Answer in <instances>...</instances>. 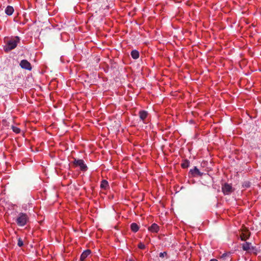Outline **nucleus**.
<instances>
[{
    "label": "nucleus",
    "mask_w": 261,
    "mask_h": 261,
    "mask_svg": "<svg viewBox=\"0 0 261 261\" xmlns=\"http://www.w3.org/2000/svg\"><path fill=\"white\" fill-rule=\"evenodd\" d=\"M91 251L89 249L85 250L81 254L80 257V261H84L87 256L90 254Z\"/></svg>",
    "instance_id": "nucleus-10"
},
{
    "label": "nucleus",
    "mask_w": 261,
    "mask_h": 261,
    "mask_svg": "<svg viewBox=\"0 0 261 261\" xmlns=\"http://www.w3.org/2000/svg\"><path fill=\"white\" fill-rule=\"evenodd\" d=\"M167 255V253L166 251H164L163 252H161L159 254V256L160 257H164L165 256H166Z\"/></svg>",
    "instance_id": "nucleus-22"
},
{
    "label": "nucleus",
    "mask_w": 261,
    "mask_h": 261,
    "mask_svg": "<svg viewBox=\"0 0 261 261\" xmlns=\"http://www.w3.org/2000/svg\"><path fill=\"white\" fill-rule=\"evenodd\" d=\"M243 250L247 251V252H249L252 245L251 243L249 242H245L242 244Z\"/></svg>",
    "instance_id": "nucleus-9"
},
{
    "label": "nucleus",
    "mask_w": 261,
    "mask_h": 261,
    "mask_svg": "<svg viewBox=\"0 0 261 261\" xmlns=\"http://www.w3.org/2000/svg\"><path fill=\"white\" fill-rule=\"evenodd\" d=\"M222 190L224 195H229L233 191L231 186L227 183L222 185Z\"/></svg>",
    "instance_id": "nucleus-4"
},
{
    "label": "nucleus",
    "mask_w": 261,
    "mask_h": 261,
    "mask_svg": "<svg viewBox=\"0 0 261 261\" xmlns=\"http://www.w3.org/2000/svg\"><path fill=\"white\" fill-rule=\"evenodd\" d=\"M11 129L14 133L16 134H19L20 132V129L18 127H16L15 126L12 125Z\"/></svg>",
    "instance_id": "nucleus-19"
},
{
    "label": "nucleus",
    "mask_w": 261,
    "mask_h": 261,
    "mask_svg": "<svg viewBox=\"0 0 261 261\" xmlns=\"http://www.w3.org/2000/svg\"><path fill=\"white\" fill-rule=\"evenodd\" d=\"M19 41L20 38L18 36L12 38L7 41L6 45L4 46L5 51L8 52L14 49Z\"/></svg>",
    "instance_id": "nucleus-1"
},
{
    "label": "nucleus",
    "mask_w": 261,
    "mask_h": 261,
    "mask_svg": "<svg viewBox=\"0 0 261 261\" xmlns=\"http://www.w3.org/2000/svg\"><path fill=\"white\" fill-rule=\"evenodd\" d=\"M29 221L28 215L23 213H20L15 219V222L19 226H24Z\"/></svg>",
    "instance_id": "nucleus-2"
},
{
    "label": "nucleus",
    "mask_w": 261,
    "mask_h": 261,
    "mask_svg": "<svg viewBox=\"0 0 261 261\" xmlns=\"http://www.w3.org/2000/svg\"><path fill=\"white\" fill-rule=\"evenodd\" d=\"M139 117L141 120L144 121L148 115L147 112L145 111H140L139 113Z\"/></svg>",
    "instance_id": "nucleus-12"
},
{
    "label": "nucleus",
    "mask_w": 261,
    "mask_h": 261,
    "mask_svg": "<svg viewBox=\"0 0 261 261\" xmlns=\"http://www.w3.org/2000/svg\"><path fill=\"white\" fill-rule=\"evenodd\" d=\"M128 261H134L133 259H129Z\"/></svg>",
    "instance_id": "nucleus-24"
},
{
    "label": "nucleus",
    "mask_w": 261,
    "mask_h": 261,
    "mask_svg": "<svg viewBox=\"0 0 261 261\" xmlns=\"http://www.w3.org/2000/svg\"><path fill=\"white\" fill-rule=\"evenodd\" d=\"M23 242L22 240H21V239L19 238L18 240L17 245L19 247H22L23 246Z\"/></svg>",
    "instance_id": "nucleus-20"
},
{
    "label": "nucleus",
    "mask_w": 261,
    "mask_h": 261,
    "mask_svg": "<svg viewBox=\"0 0 261 261\" xmlns=\"http://www.w3.org/2000/svg\"><path fill=\"white\" fill-rule=\"evenodd\" d=\"M131 56L134 59H137L139 57V53L137 50H133L131 52Z\"/></svg>",
    "instance_id": "nucleus-14"
},
{
    "label": "nucleus",
    "mask_w": 261,
    "mask_h": 261,
    "mask_svg": "<svg viewBox=\"0 0 261 261\" xmlns=\"http://www.w3.org/2000/svg\"><path fill=\"white\" fill-rule=\"evenodd\" d=\"M138 247L139 248H140L141 249H144L145 248V245L143 243H142V242H140L139 243Z\"/></svg>",
    "instance_id": "nucleus-21"
},
{
    "label": "nucleus",
    "mask_w": 261,
    "mask_h": 261,
    "mask_svg": "<svg viewBox=\"0 0 261 261\" xmlns=\"http://www.w3.org/2000/svg\"><path fill=\"white\" fill-rule=\"evenodd\" d=\"M19 65L22 69L28 70H32V66L30 63L27 60H22L20 61Z\"/></svg>",
    "instance_id": "nucleus-6"
},
{
    "label": "nucleus",
    "mask_w": 261,
    "mask_h": 261,
    "mask_svg": "<svg viewBox=\"0 0 261 261\" xmlns=\"http://www.w3.org/2000/svg\"><path fill=\"white\" fill-rule=\"evenodd\" d=\"M148 230L152 232H157L159 230V226L156 224L153 223L148 227Z\"/></svg>",
    "instance_id": "nucleus-11"
},
{
    "label": "nucleus",
    "mask_w": 261,
    "mask_h": 261,
    "mask_svg": "<svg viewBox=\"0 0 261 261\" xmlns=\"http://www.w3.org/2000/svg\"><path fill=\"white\" fill-rule=\"evenodd\" d=\"M190 173L194 177L202 176L203 175V173L201 172L196 167H194V169H191Z\"/></svg>",
    "instance_id": "nucleus-7"
},
{
    "label": "nucleus",
    "mask_w": 261,
    "mask_h": 261,
    "mask_svg": "<svg viewBox=\"0 0 261 261\" xmlns=\"http://www.w3.org/2000/svg\"><path fill=\"white\" fill-rule=\"evenodd\" d=\"M210 261H218V260L216 259L213 258V259H211Z\"/></svg>",
    "instance_id": "nucleus-23"
},
{
    "label": "nucleus",
    "mask_w": 261,
    "mask_h": 261,
    "mask_svg": "<svg viewBox=\"0 0 261 261\" xmlns=\"http://www.w3.org/2000/svg\"><path fill=\"white\" fill-rule=\"evenodd\" d=\"M258 251V249L255 246L252 245L249 253L257 254Z\"/></svg>",
    "instance_id": "nucleus-17"
},
{
    "label": "nucleus",
    "mask_w": 261,
    "mask_h": 261,
    "mask_svg": "<svg viewBox=\"0 0 261 261\" xmlns=\"http://www.w3.org/2000/svg\"><path fill=\"white\" fill-rule=\"evenodd\" d=\"M73 164L75 166H79L82 171H86L87 169V166L83 160L74 159Z\"/></svg>",
    "instance_id": "nucleus-3"
},
{
    "label": "nucleus",
    "mask_w": 261,
    "mask_h": 261,
    "mask_svg": "<svg viewBox=\"0 0 261 261\" xmlns=\"http://www.w3.org/2000/svg\"><path fill=\"white\" fill-rule=\"evenodd\" d=\"M250 235V232L246 228L242 229V232L240 234V238L242 241H246L248 239Z\"/></svg>",
    "instance_id": "nucleus-5"
},
{
    "label": "nucleus",
    "mask_w": 261,
    "mask_h": 261,
    "mask_svg": "<svg viewBox=\"0 0 261 261\" xmlns=\"http://www.w3.org/2000/svg\"><path fill=\"white\" fill-rule=\"evenodd\" d=\"M108 182L106 180H102L101 181L100 187L102 189H106L108 187Z\"/></svg>",
    "instance_id": "nucleus-16"
},
{
    "label": "nucleus",
    "mask_w": 261,
    "mask_h": 261,
    "mask_svg": "<svg viewBox=\"0 0 261 261\" xmlns=\"http://www.w3.org/2000/svg\"><path fill=\"white\" fill-rule=\"evenodd\" d=\"M130 228L133 232H136L137 231H138L139 229V226L137 223H133L130 225Z\"/></svg>",
    "instance_id": "nucleus-15"
},
{
    "label": "nucleus",
    "mask_w": 261,
    "mask_h": 261,
    "mask_svg": "<svg viewBox=\"0 0 261 261\" xmlns=\"http://www.w3.org/2000/svg\"><path fill=\"white\" fill-rule=\"evenodd\" d=\"M220 259L222 261H232V257L230 252H226L223 253L221 256Z\"/></svg>",
    "instance_id": "nucleus-8"
},
{
    "label": "nucleus",
    "mask_w": 261,
    "mask_h": 261,
    "mask_svg": "<svg viewBox=\"0 0 261 261\" xmlns=\"http://www.w3.org/2000/svg\"><path fill=\"white\" fill-rule=\"evenodd\" d=\"M5 11V13L8 15H11L13 14V13L14 12V9L13 8V7L8 6L6 8Z\"/></svg>",
    "instance_id": "nucleus-13"
},
{
    "label": "nucleus",
    "mask_w": 261,
    "mask_h": 261,
    "mask_svg": "<svg viewBox=\"0 0 261 261\" xmlns=\"http://www.w3.org/2000/svg\"><path fill=\"white\" fill-rule=\"evenodd\" d=\"M189 164H190V162L187 160H185L181 163V166L182 168H187L189 167Z\"/></svg>",
    "instance_id": "nucleus-18"
}]
</instances>
